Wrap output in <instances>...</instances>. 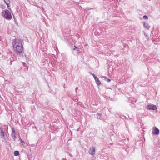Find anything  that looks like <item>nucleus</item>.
Here are the masks:
<instances>
[{
    "instance_id": "f257e3e1",
    "label": "nucleus",
    "mask_w": 160,
    "mask_h": 160,
    "mask_svg": "<svg viewBox=\"0 0 160 160\" xmlns=\"http://www.w3.org/2000/svg\"><path fill=\"white\" fill-rule=\"evenodd\" d=\"M22 42V40L15 39L12 42L14 50L17 55L21 54L23 50Z\"/></svg>"
},
{
    "instance_id": "f03ea898",
    "label": "nucleus",
    "mask_w": 160,
    "mask_h": 160,
    "mask_svg": "<svg viewBox=\"0 0 160 160\" xmlns=\"http://www.w3.org/2000/svg\"><path fill=\"white\" fill-rule=\"evenodd\" d=\"M2 16L7 20H10L12 18V16L10 12L7 10H3L2 12Z\"/></svg>"
},
{
    "instance_id": "7ed1b4c3",
    "label": "nucleus",
    "mask_w": 160,
    "mask_h": 160,
    "mask_svg": "<svg viewBox=\"0 0 160 160\" xmlns=\"http://www.w3.org/2000/svg\"><path fill=\"white\" fill-rule=\"evenodd\" d=\"M146 108L148 110H155L157 109L156 106L153 104L148 105L146 107Z\"/></svg>"
},
{
    "instance_id": "20e7f679",
    "label": "nucleus",
    "mask_w": 160,
    "mask_h": 160,
    "mask_svg": "<svg viewBox=\"0 0 160 160\" xmlns=\"http://www.w3.org/2000/svg\"><path fill=\"white\" fill-rule=\"evenodd\" d=\"M159 130L156 127L152 129V133L155 135H158L159 134Z\"/></svg>"
},
{
    "instance_id": "39448f33",
    "label": "nucleus",
    "mask_w": 160,
    "mask_h": 160,
    "mask_svg": "<svg viewBox=\"0 0 160 160\" xmlns=\"http://www.w3.org/2000/svg\"><path fill=\"white\" fill-rule=\"evenodd\" d=\"M89 153L90 155H93L95 154V147H92V148H90L89 149Z\"/></svg>"
},
{
    "instance_id": "423d86ee",
    "label": "nucleus",
    "mask_w": 160,
    "mask_h": 160,
    "mask_svg": "<svg viewBox=\"0 0 160 160\" xmlns=\"http://www.w3.org/2000/svg\"><path fill=\"white\" fill-rule=\"evenodd\" d=\"M11 136L14 139V140L15 141L16 139V133L15 131L13 129L12 130Z\"/></svg>"
},
{
    "instance_id": "0eeeda50",
    "label": "nucleus",
    "mask_w": 160,
    "mask_h": 160,
    "mask_svg": "<svg viewBox=\"0 0 160 160\" xmlns=\"http://www.w3.org/2000/svg\"><path fill=\"white\" fill-rule=\"evenodd\" d=\"M94 79L96 83L98 85H99L101 84L100 81L97 77L96 78Z\"/></svg>"
},
{
    "instance_id": "6e6552de",
    "label": "nucleus",
    "mask_w": 160,
    "mask_h": 160,
    "mask_svg": "<svg viewBox=\"0 0 160 160\" xmlns=\"http://www.w3.org/2000/svg\"><path fill=\"white\" fill-rule=\"evenodd\" d=\"M0 130L1 131L0 133V135L2 137H4L5 136V132L4 131L3 129L2 128H0Z\"/></svg>"
},
{
    "instance_id": "1a4fd4ad",
    "label": "nucleus",
    "mask_w": 160,
    "mask_h": 160,
    "mask_svg": "<svg viewBox=\"0 0 160 160\" xmlns=\"http://www.w3.org/2000/svg\"><path fill=\"white\" fill-rule=\"evenodd\" d=\"M4 2L6 4L7 6V7L8 8L9 7H10V5H9V0H4Z\"/></svg>"
},
{
    "instance_id": "9d476101",
    "label": "nucleus",
    "mask_w": 160,
    "mask_h": 160,
    "mask_svg": "<svg viewBox=\"0 0 160 160\" xmlns=\"http://www.w3.org/2000/svg\"><path fill=\"white\" fill-rule=\"evenodd\" d=\"M143 25L145 28H147L148 29L150 28V27L148 26V24L146 23L145 22H143Z\"/></svg>"
},
{
    "instance_id": "9b49d317",
    "label": "nucleus",
    "mask_w": 160,
    "mask_h": 160,
    "mask_svg": "<svg viewBox=\"0 0 160 160\" xmlns=\"http://www.w3.org/2000/svg\"><path fill=\"white\" fill-rule=\"evenodd\" d=\"M97 118L98 119H100V120L102 119V118L101 115L99 113H98L96 114Z\"/></svg>"
},
{
    "instance_id": "f8f14e48",
    "label": "nucleus",
    "mask_w": 160,
    "mask_h": 160,
    "mask_svg": "<svg viewBox=\"0 0 160 160\" xmlns=\"http://www.w3.org/2000/svg\"><path fill=\"white\" fill-rule=\"evenodd\" d=\"M19 154V152L18 151H15L14 152V155L15 156H17Z\"/></svg>"
},
{
    "instance_id": "ddd939ff",
    "label": "nucleus",
    "mask_w": 160,
    "mask_h": 160,
    "mask_svg": "<svg viewBox=\"0 0 160 160\" xmlns=\"http://www.w3.org/2000/svg\"><path fill=\"white\" fill-rule=\"evenodd\" d=\"M19 139L21 141V142L23 144H25L24 142L22 140V139H21L20 137V136H19Z\"/></svg>"
},
{
    "instance_id": "4468645a",
    "label": "nucleus",
    "mask_w": 160,
    "mask_h": 160,
    "mask_svg": "<svg viewBox=\"0 0 160 160\" xmlns=\"http://www.w3.org/2000/svg\"><path fill=\"white\" fill-rule=\"evenodd\" d=\"M143 18L145 20H147L148 19V17L146 15H144L143 17Z\"/></svg>"
},
{
    "instance_id": "2eb2a0df",
    "label": "nucleus",
    "mask_w": 160,
    "mask_h": 160,
    "mask_svg": "<svg viewBox=\"0 0 160 160\" xmlns=\"http://www.w3.org/2000/svg\"><path fill=\"white\" fill-rule=\"evenodd\" d=\"M90 74H91V75H92V76H93V77H94V79H95L96 78V77H97V76H96L95 75L94 73H92L91 72V73H90Z\"/></svg>"
},
{
    "instance_id": "dca6fc26",
    "label": "nucleus",
    "mask_w": 160,
    "mask_h": 160,
    "mask_svg": "<svg viewBox=\"0 0 160 160\" xmlns=\"http://www.w3.org/2000/svg\"><path fill=\"white\" fill-rule=\"evenodd\" d=\"M107 81L108 82H109L111 81V80L109 79H107Z\"/></svg>"
},
{
    "instance_id": "f3484780",
    "label": "nucleus",
    "mask_w": 160,
    "mask_h": 160,
    "mask_svg": "<svg viewBox=\"0 0 160 160\" xmlns=\"http://www.w3.org/2000/svg\"><path fill=\"white\" fill-rule=\"evenodd\" d=\"M74 47L75 48L73 49V50H75L76 49H77V48L76 46H74Z\"/></svg>"
},
{
    "instance_id": "a211bd4d",
    "label": "nucleus",
    "mask_w": 160,
    "mask_h": 160,
    "mask_svg": "<svg viewBox=\"0 0 160 160\" xmlns=\"http://www.w3.org/2000/svg\"><path fill=\"white\" fill-rule=\"evenodd\" d=\"M69 155L71 157H72V154H71L70 153H69Z\"/></svg>"
},
{
    "instance_id": "6ab92c4d",
    "label": "nucleus",
    "mask_w": 160,
    "mask_h": 160,
    "mask_svg": "<svg viewBox=\"0 0 160 160\" xmlns=\"http://www.w3.org/2000/svg\"><path fill=\"white\" fill-rule=\"evenodd\" d=\"M78 89V88H75L76 92H77V90Z\"/></svg>"
},
{
    "instance_id": "aec40b11",
    "label": "nucleus",
    "mask_w": 160,
    "mask_h": 160,
    "mask_svg": "<svg viewBox=\"0 0 160 160\" xmlns=\"http://www.w3.org/2000/svg\"><path fill=\"white\" fill-rule=\"evenodd\" d=\"M77 50L78 51H80L79 49H78V48H77Z\"/></svg>"
},
{
    "instance_id": "412c9836",
    "label": "nucleus",
    "mask_w": 160,
    "mask_h": 160,
    "mask_svg": "<svg viewBox=\"0 0 160 160\" xmlns=\"http://www.w3.org/2000/svg\"><path fill=\"white\" fill-rule=\"evenodd\" d=\"M79 128H78V129H77V131H79Z\"/></svg>"
}]
</instances>
